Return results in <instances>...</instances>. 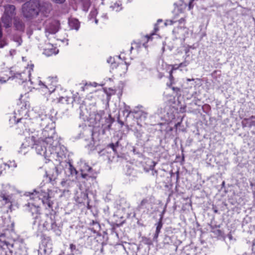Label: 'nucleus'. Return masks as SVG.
Returning a JSON list of instances; mask_svg holds the SVG:
<instances>
[{
    "instance_id": "obj_19",
    "label": "nucleus",
    "mask_w": 255,
    "mask_h": 255,
    "mask_svg": "<svg viewBox=\"0 0 255 255\" xmlns=\"http://www.w3.org/2000/svg\"><path fill=\"white\" fill-rule=\"evenodd\" d=\"M89 229L90 231H91L94 234H96L98 236L100 235V231L101 230V226L98 221L92 220L89 223Z\"/></svg>"
},
{
    "instance_id": "obj_6",
    "label": "nucleus",
    "mask_w": 255,
    "mask_h": 255,
    "mask_svg": "<svg viewBox=\"0 0 255 255\" xmlns=\"http://www.w3.org/2000/svg\"><path fill=\"white\" fill-rule=\"evenodd\" d=\"M41 243L38 255H50L52 252L53 244L50 236L45 234L40 236Z\"/></svg>"
},
{
    "instance_id": "obj_26",
    "label": "nucleus",
    "mask_w": 255,
    "mask_h": 255,
    "mask_svg": "<svg viewBox=\"0 0 255 255\" xmlns=\"http://www.w3.org/2000/svg\"><path fill=\"white\" fill-rule=\"evenodd\" d=\"M58 52V49L56 47H53L52 45H49V47L44 49L43 53L47 56H51L52 55L57 54Z\"/></svg>"
},
{
    "instance_id": "obj_23",
    "label": "nucleus",
    "mask_w": 255,
    "mask_h": 255,
    "mask_svg": "<svg viewBox=\"0 0 255 255\" xmlns=\"http://www.w3.org/2000/svg\"><path fill=\"white\" fill-rule=\"evenodd\" d=\"M155 226L156 227V230L153 236V241L157 243L159 234L163 226L162 221L158 220V221L155 224Z\"/></svg>"
},
{
    "instance_id": "obj_48",
    "label": "nucleus",
    "mask_w": 255,
    "mask_h": 255,
    "mask_svg": "<svg viewBox=\"0 0 255 255\" xmlns=\"http://www.w3.org/2000/svg\"><path fill=\"white\" fill-rule=\"evenodd\" d=\"M210 228L211 229V232H213L214 230L218 229L220 228V225H213L212 224L209 225Z\"/></svg>"
},
{
    "instance_id": "obj_18",
    "label": "nucleus",
    "mask_w": 255,
    "mask_h": 255,
    "mask_svg": "<svg viewBox=\"0 0 255 255\" xmlns=\"http://www.w3.org/2000/svg\"><path fill=\"white\" fill-rule=\"evenodd\" d=\"M80 196V197H77L76 201L79 204L86 202L87 209L91 210L92 208V206L90 205V200L88 197V193L86 192H82Z\"/></svg>"
},
{
    "instance_id": "obj_28",
    "label": "nucleus",
    "mask_w": 255,
    "mask_h": 255,
    "mask_svg": "<svg viewBox=\"0 0 255 255\" xmlns=\"http://www.w3.org/2000/svg\"><path fill=\"white\" fill-rule=\"evenodd\" d=\"M15 7L13 5L7 4L4 7V14L13 17L15 14Z\"/></svg>"
},
{
    "instance_id": "obj_41",
    "label": "nucleus",
    "mask_w": 255,
    "mask_h": 255,
    "mask_svg": "<svg viewBox=\"0 0 255 255\" xmlns=\"http://www.w3.org/2000/svg\"><path fill=\"white\" fill-rule=\"evenodd\" d=\"M152 164L150 165L149 166V170L152 171L151 174L153 176H154L156 177V178H157L158 175V171L154 169V167L156 164V163L155 161L152 162Z\"/></svg>"
},
{
    "instance_id": "obj_63",
    "label": "nucleus",
    "mask_w": 255,
    "mask_h": 255,
    "mask_svg": "<svg viewBox=\"0 0 255 255\" xmlns=\"http://www.w3.org/2000/svg\"><path fill=\"white\" fill-rule=\"evenodd\" d=\"M106 152V150L104 149H102L101 150H100L99 152V154L100 155V156H102L103 155H104L105 154V152Z\"/></svg>"
},
{
    "instance_id": "obj_60",
    "label": "nucleus",
    "mask_w": 255,
    "mask_h": 255,
    "mask_svg": "<svg viewBox=\"0 0 255 255\" xmlns=\"http://www.w3.org/2000/svg\"><path fill=\"white\" fill-rule=\"evenodd\" d=\"M182 124V121H181L180 122H178L177 123L175 124V125H174V127L176 129V131H177V128L179 127H180V126Z\"/></svg>"
},
{
    "instance_id": "obj_33",
    "label": "nucleus",
    "mask_w": 255,
    "mask_h": 255,
    "mask_svg": "<svg viewBox=\"0 0 255 255\" xmlns=\"http://www.w3.org/2000/svg\"><path fill=\"white\" fill-rule=\"evenodd\" d=\"M72 97L71 101V105L72 107H73L76 105H81V102H82L81 98L79 96L78 93H76L74 94Z\"/></svg>"
},
{
    "instance_id": "obj_64",
    "label": "nucleus",
    "mask_w": 255,
    "mask_h": 255,
    "mask_svg": "<svg viewBox=\"0 0 255 255\" xmlns=\"http://www.w3.org/2000/svg\"><path fill=\"white\" fill-rule=\"evenodd\" d=\"M5 45H6V43L5 42L0 41V48H3Z\"/></svg>"
},
{
    "instance_id": "obj_29",
    "label": "nucleus",
    "mask_w": 255,
    "mask_h": 255,
    "mask_svg": "<svg viewBox=\"0 0 255 255\" xmlns=\"http://www.w3.org/2000/svg\"><path fill=\"white\" fill-rule=\"evenodd\" d=\"M67 165L68 166V169L69 172L70 173V175L72 176H75L76 178L78 179H79V171H78L71 163V162H68L66 163Z\"/></svg>"
},
{
    "instance_id": "obj_25",
    "label": "nucleus",
    "mask_w": 255,
    "mask_h": 255,
    "mask_svg": "<svg viewBox=\"0 0 255 255\" xmlns=\"http://www.w3.org/2000/svg\"><path fill=\"white\" fill-rule=\"evenodd\" d=\"M13 252L19 254L20 255H26L27 251L23 243L18 242V246L17 248H12Z\"/></svg>"
},
{
    "instance_id": "obj_3",
    "label": "nucleus",
    "mask_w": 255,
    "mask_h": 255,
    "mask_svg": "<svg viewBox=\"0 0 255 255\" xmlns=\"http://www.w3.org/2000/svg\"><path fill=\"white\" fill-rule=\"evenodd\" d=\"M94 119L96 123H99L101 125L103 134L111 129L112 125L115 121L110 113L106 114L104 110L97 112L95 114Z\"/></svg>"
},
{
    "instance_id": "obj_4",
    "label": "nucleus",
    "mask_w": 255,
    "mask_h": 255,
    "mask_svg": "<svg viewBox=\"0 0 255 255\" xmlns=\"http://www.w3.org/2000/svg\"><path fill=\"white\" fill-rule=\"evenodd\" d=\"M26 141L28 143L31 142V148H34L37 154L41 155L45 158L48 156L47 148L49 149L51 146H49V145H47V143L39 137L36 139V137L32 135L26 137Z\"/></svg>"
},
{
    "instance_id": "obj_22",
    "label": "nucleus",
    "mask_w": 255,
    "mask_h": 255,
    "mask_svg": "<svg viewBox=\"0 0 255 255\" xmlns=\"http://www.w3.org/2000/svg\"><path fill=\"white\" fill-rule=\"evenodd\" d=\"M138 247L136 244H128V247L125 248L127 255H137Z\"/></svg>"
},
{
    "instance_id": "obj_11",
    "label": "nucleus",
    "mask_w": 255,
    "mask_h": 255,
    "mask_svg": "<svg viewBox=\"0 0 255 255\" xmlns=\"http://www.w3.org/2000/svg\"><path fill=\"white\" fill-rule=\"evenodd\" d=\"M18 246V242H14L10 244L5 241H1L0 239V254L1 255H12V248H17Z\"/></svg>"
},
{
    "instance_id": "obj_39",
    "label": "nucleus",
    "mask_w": 255,
    "mask_h": 255,
    "mask_svg": "<svg viewBox=\"0 0 255 255\" xmlns=\"http://www.w3.org/2000/svg\"><path fill=\"white\" fill-rule=\"evenodd\" d=\"M38 85L40 86L41 88L47 89L48 92H50V93L52 92L55 93L56 92L55 88H54L53 90L51 91L48 88V87L47 85H46L44 83H43L40 80H38Z\"/></svg>"
},
{
    "instance_id": "obj_1",
    "label": "nucleus",
    "mask_w": 255,
    "mask_h": 255,
    "mask_svg": "<svg viewBox=\"0 0 255 255\" xmlns=\"http://www.w3.org/2000/svg\"><path fill=\"white\" fill-rule=\"evenodd\" d=\"M50 191L48 189L47 191H45L40 188L34 189L33 192H28V195L33 196L41 200L42 203L45 206H47L48 208L51 209L52 212L54 213H50L49 214H46L45 215L46 219L44 222L42 224V227L45 230L52 231L56 236H59L61 234V227L58 226L55 220V216L53 215L55 214L54 212L53 208V205L54 204L53 201L51 200V197L50 196L49 192ZM40 222L41 221L40 220ZM41 225V223H40Z\"/></svg>"
},
{
    "instance_id": "obj_36",
    "label": "nucleus",
    "mask_w": 255,
    "mask_h": 255,
    "mask_svg": "<svg viewBox=\"0 0 255 255\" xmlns=\"http://www.w3.org/2000/svg\"><path fill=\"white\" fill-rule=\"evenodd\" d=\"M85 148L88 150L89 153L94 151L96 148L94 140L91 139L90 142L85 145Z\"/></svg>"
},
{
    "instance_id": "obj_32",
    "label": "nucleus",
    "mask_w": 255,
    "mask_h": 255,
    "mask_svg": "<svg viewBox=\"0 0 255 255\" xmlns=\"http://www.w3.org/2000/svg\"><path fill=\"white\" fill-rule=\"evenodd\" d=\"M69 25L71 29L78 30L80 27V22L77 19L71 18L69 20Z\"/></svg>"
},
{
    "instance_id": "obj_35",
    "label": "nucleus",
    "mask_w": 255,
    "mask_h": 255,
    "mask_svg": "<svg viewBox=\"0 0 255 255\" xmlns=\"http://www.w3.org/2000/svg\"><path fill=\"white\" fill-rule=\"evenodd\" d=\"M143 133V132L141 129H138L136 128L134 129V135L138 140L142 139Z\"/></svg>"
},
{
    "instance_id": "obj_34",
    "label": "nucleus",
    "mask_w": 255,
    "mask_h": 255,
    "mask_svg": "<svg viewBox=\"0 0 255 255\" xmlns=\"http://www.w3.org/2000/svg\"><path fill=\"white\" fill-rule=\"evenodd\" d=\"M69 248L70 249L71 252L72 253V255H74V254H79L81 253V251L77 247V246L73 244H70Z\"/></svg>"
},
{
    "instance_id": "obj_7",
    "label": "nucleus",
    "mask_w": 255,
    "mask_h": 255,
    "mask_svg": "<svg viewBox=\"0 0 255 255\" xmlns=\"http://www.w3.org/2000/svg\"><path fill=\"white\" fill-rule=\"evenodd\" d=\"M79 172V179L81 178L86 180H95L99 173L87 163H84L81 165Z\"/></svg>"
},
{
    "instance_id": "obj_44",
    "label": "nucleus",
    "mask_w": 255,
    "mask_h": 255,
    "mask_svg": "<svg viewBox=\"0 0 255 255\" xmlns=\"http://www.w3.org/2000/svg\"><path fill=\"white\" fill-rule=\"evenodd\" d=\"M119 141H117L115 143H111L108 144L107 147L111 148L114 152H117L116 148L119 146Z\"/></svg>"
},
{
    "instance_id": "obj_5",
    "label": "nucleus",
    "mask_w": 255,
    "mask_h": 255,
    "mask_svg": "<svg viewBox=\"0 0 255 255\" xmlns=\"http://www.w3.org/2000/svg\"><path fill=\"white\" fill-rule=\"evenodd\" d=\"M39 138L46 142L47 145H49V146H56L58 143V135L53 126L43 128Z\"/></svg>"
},
{
    "instance_id": "obj_43",
    "label": "nucleus",
    "mask_w": 255,
    "mask_h": 255,
    "mask_svg": "<svg viewBox=\"0 0 255 255\" xmlns=\"http://www.w3.org/2000/svg\"><path fill=\"white\" fill-rule=\"evenodd\" d=\"M170 176L171 177H174L175 176L176 177V188H177V186L178 185V181L179 179V172L178 171H176L175 173H173L172 171L170 172Z\"/></svg>"
},
{
    "instance_id": "obj_40",
    "label": "nucleus",
    "mask_w": 255,
    "mask_h": 255,
    "mask_svg": "<svg viewBox=\"0 0 255 255\" xmlns=\"http://www.w3.org/2000/svg\"><path fill=\"white\" fill-rule=\"evenodd\" d=\"M141 242L144 245L150 246L152 245V243L153 241V240H152L149 238L143 236L141 237Z\"/></svg>"
},
{
    "instance_id": "obj_8",
    "label": "nucleus",
    "mask_w": 255,
    "mask_h": 255,
    "mask_svg": "<svg viewBox=\"0 0 255 255\" xmlns=\"http://www.w3.org/2000/svg\"><path fill=\"white\" fill-rule=\"evenodd\" d=\"M126 222V219L122 213L118 212L113 216L112 221L110 222L111 229H110L111 235L119 239V234L117 228L122 226Z\"/></svg>"
},
{
    "instance_id": "obj_56",
    "label": "nucleus",
    "mask_w": 255,
    "mask_h": 255,
    "mask_svg": "<svg viewBox=\"0 0 255 255\" xmlns=\"http://www.w3.org/2000/svg\"><path fill=\"white\" fill-rule=\"evenodd\" d=\"M30 146L29 145L27 144L26 143H22V144L21 145V147H20V150L19 151V152H21L22 153L23 152L22 149L26 148L27 146Z\"/></svg>"
},
{
    "instance_id": "obj_58",
    "label": "nucleus",
    "mask_w": 255,
    "mask_h": 255,
    "mask_svg": "<svg viewBox=\"0 0 255 255\" xmlns=\"http://www.w3.org/2000/svg\"><path fill=\"white\" fill-rule=\"evenodd\" d=\"M195 0H190V2H189V3L188 4V9H189V10H190L192 8H193V7L194 6V5L193 4V2Z\"/></svg>"
},
{
    "instance_id": "obj_9",
    "label": "nucleus",
    "mask_w": 255,
    "mask_h": 255,
    "mask_svg": "<svg viewBox=\"0 0 255 255\" xmlns=\"http://www.w3.org/2000/svg\"><path fill=\"white\" fill-rule=\"evenodd\" d=\"M25 210L31 214L34 220L33 224H37L39 226L41 224L40 218L41 215V208L38 205H36L33 203L28 202L24 206Z\"/></svg>"
},
{
    "instance_id": "obj_61",
    "label": "nucleus",
    "mask_w": 255,
    "mask_h": 255,
    "mask_svg": "<svg viewBox=\"0 0 255 255\" xmlns=\"http://www.w3.org/2000/svg\"><path fill=\"white\" fill-rule=\"evenodd\" d=\"M104 246V243H102V245H101V249H100V253L102 254H105Z\"/></svg>"
},
{
    "instance_id": "obj_50",
    "label": "nucleus",
    "mask_w": 255,
    "mask_h": 255,
    "mask_svg": "<svg viewBox=\"0 0 255 255\" xmlns=\"http://www.w3.org/2000/svg\"><path fill=\"white\" fill-rule=\"evenodd\" d=\"M166 205L165 206L163 210L161 212L160 214V218L159 220L162 221L164 217V214L166 212Z\"/></svg>"
},
{
    "instance_id": "obj_46",
    "label": "nucleus",
    "mask_w": 255,
    "mask_h": 255,
    "mask_svg": "<svg viewBox=\"0 0 255 255\" xmlns=\"http://www.w3.org/2000/svg\"><path fill=\"white\" fill-rule=\"evenodd\" d=\"M167 86L169 87V88H170L172 89V90L175 92L177 94H179L180 95V92H181V89L180 88H178V87H173L172 86V85H168V84H167Z\"/></svg>"
},
{
    "instance_id": "obj_62",
    "label": "nucleus",
    "mask_w": 255,
    "mask_h": 255,
    "mask_svg": "<svg viewBox=\"0 0 255 255\" xmlns=\"http://www.w3.org/2000/svg\"><path fill=\"white\" fill-rule=\"evenodd\" d=\"M185 19L184 18H181L179 20H178L179 24H182V23H185Z\"/></svg>"
},
{
    "instance_id": "obj_16",
    "label": "nucleus",
    "mask_w": 255,
    "mask_h": 255,
    "mask_svg": "<svg viewBox=\"0 0 255 255\" xmlns=\"http://www.w3.org/2000/svg\"><path fill=\"white\" fill-rule=\"evenodd\" d=\"M124 113H127L128 114V116H129V114L131 113L134 114V117H135L137 119L139 118L140 119H141L142 117L143 118H145L146 115V114L145 113L141 111L130 110V107L129 106H125Z\"/></svg>"
},
{
    "instance_id": "obj_27",
    "label": "nucleus",
    "mask_w": 255,
    "mask_h": 255,
    "mask_svg": "<svg viewBox=\"0 0 255 255\" xmlns=\"http://www.w3.org/2000/svg\"><path fill=\"white\" fill-rule=\"evenodd\" d=\"M12 17L3 13L1 17V21L5 28H9L12 23Z\"/></svg>"
},
{
    "instance_id": "obj_14",
    "label": "nucleus",
    "mask_w": 255,
    "mask_h": 255,
    "mask_svg": "<svg viewBox=\"0 0 255 255\" xmlns=\"http://www.w3.org/2000/svg\"><path fill=\"white\" fill-rule=\"evenodd\" d=\"M12 71H10L11 76L9 77L8 78V79H13L14 78H17V79H19L21 81L22 83H23V82H26L27 80V79L28 78V80L29 81H30L31 84H33V82L31 81V79L30 78V75H31L30 70H29L28 72V73H26L24 71L22 73H13V74H12Z\"/></svg>"
},
{
    "instance_id": "obj_2",
    "label": "nucleus",
    "mask_w": 255,
    "mask_h": 255,
    "mask_svg": "<svg viewBox=\"0 0 255 255\" xmlns=\"http://www.w3.org/2000/svg\"><path fill=\"white\" fill-rule=\"evenodd\" d=\"M43 6L39 0H30L22 6V13L27 20L32 19L37 16Z\"/></svg>"
},
{
    "instance_id": "obj_10",
    "label": "nucleus",
    "mask_w": 255,
    "mask_h": 255,
    "mask_svg": "<svg viewBox=\"0 0 255 255\" xmlns=\"http://www.w3.org/2000/svg\"><path fill=\"white\" fill-rule=\"evenodd\" d=\"M50 115H41L38 119L39 125L41 127H49L48 124L49 122H52V124L55 123L57 118L56 117L57 112L55 111L54 109H52L50 110Z\"/></svg>"
},
{
    "instance_id": "obj_51",
    "label": "nucleus",
    "mask_w": 255,
    "mask_h": 255,
    "mask_svg": "<svg viewBox=\"0 0 255 255\" xmlns=\"http://www.w3.org/2000/svg\"><path fill=\"white\" fill-rule=\"evenodd\" d=\"M176 22V21H174L173 20H166L164 23V24L165 25H173Z\"/></svg>"
},
{
    "instance_id": "obj_57",
    "label": "nucleus",
    "mask_w": 255,
    "mask_h": 255,
    "mask_svg": "<svg viewBox=\"0 0 255 255\" xmlns=\"http://www.w3.org/2000/svg\"><path fill=\"white\" fill-rule=\"evenodd\" d=\"M212 209L214 213H216V214L219 213L218 208L217 207V206L216 205H213Z\"/></svg>"
},
{
    "instance_id": "obj_37",
    "label": "nucleus",
    "mask_w": 255,
    "mask_h": 255,
    "mask_svg": "<svg viewBox=\"0 0 255 255\" xmlns=\"http://www.w3.org/2000/svg\"><path fill=\"white\" fill-rule=\"evenodd\" d=\"M212 233L219 239L225 238L224 232L220 229H218L214 230Z\"/></svg>"
},
{
    "instance_id": "obj_24",
    "label": "nucleus",
    "mask_w": 255,
    "mask_h": 255,
    "mask_svg": "<svg viewBox=\"0 0 255 255\" xmlns=\"http://www.w3.org/2000/svg\"><path fill=\"white\" fill-rule=\"evenodd\" d=\"M0 202L3 205L9 204L11 205V196L5 193L1 192L0 193Z\"/></svg>"
},
{
    "instance_id": "obj_20",
    "label": "nucleus",
    "mask_w": 255,
    "mask_h": 255,
    "mask_svg": "<svg viewBox=\"0 0 255 255\" xmlns=\"http://www.w3.org/2000/svg\"><path fill=\"white\" fill-rule=\"evenodd\" d=\"M13 26L16 31L23 32L25 30V24L19 18L16 17L14 19Z\"/></svg>"
},
{
    "instance_id": "obj_52",
    "label": "nucleus",
    "mask_w": 255,
    "mask_h": 255,
    "mask_svg": "<svg viewBox=\"0 0 255 255\" xmlns=\"http://www.w3.org/2000/svg\"><path fill=\"white\" fill-rule=\"evenodd\" d=\"M174 128L167 126L165 129V131L167 134H169L171 132H172Z\"/></svg>"
},
{
    "instance_id": "obj_59",
    "label": "nucleus",
    "mask_w": 255,
    "mask_h": 255,
    "mask_svg": "<svg viewBox=\"0 0 255 255\" xmlns=\"http://www.w3.org/2000/svg\"><path fill=\"white\" fill-rule=\"evenodd\" d=\"M56 3L62 4L65 1V0H52Z\"/></svg>"
},
{
    "instance_id": "obj_54",
    "label": "nucleus",
    "mask_w": 255,
    "mask_h": 255,
    "mask_svg": "<svg viewBox=\"0 0 255 255\" xmlns=\"http://www.w3.org/2000/svg\"><path fill=\"white\" fill-rule=\"evenodd\" d=\"M171 67V69L170 71H172V72L174 70H176L179 69V67H178V64H174V65H170Z\"/></svg>"
},
{
    "instance_id": "obj_13",
    "label": "nucleus",
    "mask_w": 255,
    "mask_h": 255,
    "mask_svg": "<svg viewBox=\"0 0 255 255\" xmlns=\"http://www.w3.org/2000/svg\"><path fill=\"white\" fill-rule=\"evenodd\" d=\"M172 33L176 39L184 41L188 34V29L184 25L178 26L173 29Z\"/></svg>"
},
{
    "instance_id": "obj_31",
    "label": "nucleus",
    "mask_w": 255,
    "mask_h": 255,
    "mask_svg": "<svg viewBox=\"0 0 255 255\" xmlns=\"http://www.w3.org/2000/svg\"><path fill=\"white\" fill-rule=\"evenodd\" d=\"M162 21V20L161 19H159L157 20V22L154 24V29L153 30V31L149 34H147L145 37L147 38V41H149V40L152 39V36L153 35H155L156 32L159 30V27L158 24L160 22H161Z\"/></svg>"
},
{
    "instance_id": "obj_38",
    "label": "nucleus",
    "mask_w": 255,
    "mask_h": 255,
    "mask_svg": "<svg viewBox=\"0 0 255 255\" xmlns=\"http://www.w3.org/2000/svg\"><path fill=\"white\" fill-rule=\"evenodd\" d=\"M132 150L134 154L136 155L138 157H139V158L143 157L144 155H143L142 152H141V150L139 148L133 147Z\"/></svg>"
},
{
    "instance_id": "obj_47",
    "label": "nucleus",
    "mask_w": 255,
    "mask_h": 255,
    "mask_svg": "<svg viewBox=\"0 0 255 255\" xmlns=\"http://www.w3.org/2000/svg\"><path fill=\"white\" fill-rule=\"evenodd\" d=\"M189 63L190 62L189 61L185 60L183 62L178 64V67H179V68L185 67L187 66L189 64Z\"/></svg>"
},
{
    "instance_id": "obj_42",
    "label": "nucleus",
    "mask_w": 255,
    "mask_h": 255,
    "mask_svg": "<svg viewBox=\"0 0 255 255\" xmlns=\"http://www.w3.org/2000/svg\"><path fill=\"white\" fill-rule=\"evenodd\" d=\"M163 243L164 245L171 244L172 243V240L171 239V237L166 235H165L163 240Z\"/></svg>"
},
{
    "instance_id": "obj_30",
    "label": "nucleus",
    "mask_w": 255,
    "mask_h": 255,
    "mask_svg": "<svg viewBox=\"0 0 255 255\" xmlns=\"http://www.w3.org/2000/svg\"><path fill=\"white\" fill-rule=\"evenodd\" d=\"M72 97H60L57 98L55 100L56 103H61L62 104L71 105Z\"/></svg>"
},
{
    "instance_id": "obj_55",
    "label": "nucleus",
    "mask_w": 255,
    "mask_h": 255,
    "mask_svg": "<svg viewBox=\"0 0 255 255\" xmlns=\"http://www.w3.org/2000/svg\"><path fill=\"white\" fill-rule=\"evenodd\" d=\"M73 185H66L65 187H64V190L67 192L69 191Z\"/></svg>"
},
{
    "instance_id": "obj_49",
    "label": "nucleus",
    "mask_w": 255,
    "mask_h": 255,
    "mask_svg": "<svg viewBox=\"0 0 255 255\" xmlns=\"http://www.w3.org/2000/svg\"><path fill=\"white\" fill-rule=\"evenodd\" d=\"M169 79L170 81V83L169 85H172L174 83L173 81H174V77L173 76V72L172 71H169Z\"/></svg>"
},
{
    "instance_id": "obj_17",
    "label": "nucleus",
    "mask_w": 255,
    "mask_h": 255,
    "mask_svg": "<svg viewBox=\"0 0 255 255\" xmlns=\"http://www.w3.org/2000/svg\"><path fill=\"white\" fill-rule=\"evenodd\" d=\"M201 253L195 248L188 245L184 247L182 250L180 255H200Z\"/></svg>"
},
{
    "instance_id": "obj_21",
    "label": "nucleus",
    "mask_w": 255,
    "mask_h": 255,
    "mask_svg": "<svg viewBox=\"0 0 255 255\" xmlns=\"http://www.w3.org/2000/svg\"><path fill=\"white\" fill-rule=\"evenodd\" d=\"M243 128L255 127V116H252L249 118H244L242 121Z\"/></svg>"
},
{
    "instance_id": "obj_45",
    "label": "nucleus",
    "mask_w": 255,
    "mask_h": 255,
    "mask_svg": "<svg viewBox=\"0 0 255 255\" xmlns=\"http://www.w3.org/2000/svg\"><path fill=\"white\" fill-rule=\"evenodd\" d=\"M97 14H98L97 10L96 9H94L90 11V12L89 14V18L90 19H93V18H95Z\"/></svg>"
},
{
    "instance_id": "obj_53",
    "label": "nucleus",
    "mask_w": 255,
    "mask_h": 255,
    "mask_svg": "<svg viewBox=\"0 0 255 255\" xmlns=\"http://www.w3.org/2000/svg\"><path fill=\"white\" fill-rule=\"evenodd\" d=\"M49 80L50 81L51 80H52V83L54 84L53 86H55V84H56L57 82V78L56 77H49Z\"/></svg>"
},
{
    "instance_id": "obj_15",
    "label": "nucleus",
    "mask_w": 255,
    "mask_h": 255,
    "mask_svg": "<svg viewBox=\"0 0 255 255\" xmlns=\"http://www.w3.org/2000/svg\"><path fill=\"white\" fill-rule=\"evenodd\" d=\"M61 171L59 166H54L52 171L45 172V176L49 178V181L52 182L55 181L58 175L60 174Z\"/></svg>"
},
{
    "instance_id": "obj_12",
    "label": "nucleus",
    "mask_w": 255,
    "mask_h": 255,
    "mask_svg": "<svg viewBox=\"0 0 255 255\" xmlns=\"http://www.w3.org/2000/svg\"><path fill=\"white\" fill-rule=\"evenodd\" d=\"M153 203L150 199L146 197L143 199L140 203L137 206V210L138 211H142L146 214L151 212L153 210Z\"/></svg>"
}]
</instances>
